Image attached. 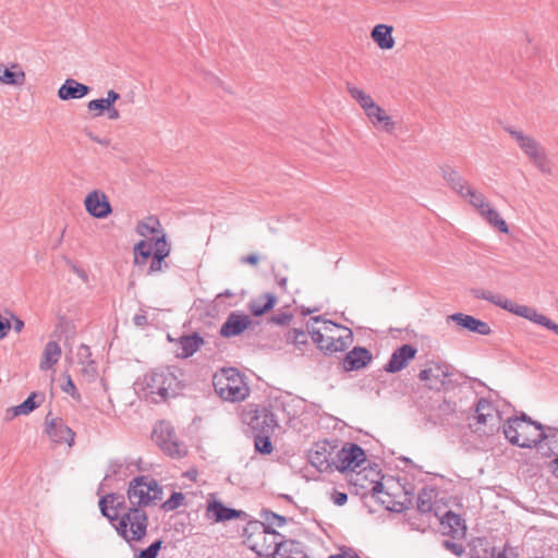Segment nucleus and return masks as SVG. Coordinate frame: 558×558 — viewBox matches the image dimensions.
<instances>
[{
	"label": "nucleus",
	"instance_id": "1",
	"mask_svg": "<svg viewBox=\"0 0 558 558\" xmlns=\"http://www.w3.org/2000/svg\"><path fill=\"white\" fill-rule=\"evenodd\" d=\"M175 367H158L144 374L136 383L137 388L146 398L155 402L162 401L177 395L180 388V380Z\"/></svg>",
	"mask_w": 558,
	"mask_h": 558
},
{
	"label": "nucleus",
	"instance_id": "2",
	"mask_svg": "<svg viewBox=\"0 0 558 558\" xmlns=\"http://www.w3.org/2000/svg\"><path fill=\"white\" fill-rule=\"evenodd\" d=\"M505 437L511 445L521 448H533L542 442V424L533 421L525 413L509 417L502 425Z\"/></svg>",
	"mask_w": 558,
	"mask_h": 558
},
{
	"label": "nucleus",
	"instance_id": "3",
	"mask_svg": "<svg viewBox=\"0 0 558 558\" xmlns=\"http://www.w3.org/2000/svg\"><path fill=\"white\" fill-rule=\"evenodd\" d=\"M216 393L230 402L243 401L250 393V388L242 375L235 368H222L213 377Z\"/></svg>",
	"mask_w": 558,
	"mask_h": 558
},
{
	"label": "nucleus",
	"instance_id": "4",
	"mask_svg": "<svg viewBox=\"0 0 558 558\" xmlns=\"http://www.w3.org/2000/svg\"><path fill=\"white\" fill-rule=\"evenodd\" d=\"M505 131L515 141L526 158L542 173L550 174L551 167L545 147L533 136L512 126H506Z\"/></svg>",
	"mask_w": 558,
	"mask_h": 558
},
{
	"label": "nucleus",
	"instance_id": "5",
	"mask_svg": "<svg viewBox=\"0 0 558 558\" xmlns=\"http://www.w3.org/2000/svg\"><path fill=\"white\" fill-rule=\"evenodd\" d=\"M505 131L515 141L526 158L542 173L550 174L551 167L545 147L533 136L512 126H506Z\"/></svg>",
	"mask_w": 558,
	"mask_h": 558
},
{
	"label": "nucleus",
	"instance_id": "6",
	"mask_svg": "<svg viewBox=\"0 0 558 558\" xmlns=\"http://www.w3.org/2000/svg\"><path fill=\"white\" fill-rule=\"evenodd\" d=\"M128 498L130 507L142 509L160 501L162 489L156 480L148 476H137L130 482Z\"/></svg>",
	"mask_w": 558,
	"mask_h": 558
},
{
	"label": "nucleus",
	"instance_id": "7",
	"mask_svg": "<svg viewBox=\"0 0 558 558\" xmlns=\"http://www.w3.org/2000/svg\"><path fill=\"white\" fill-rule=\"evenodd\" d=\"M148 517L143 509L128 508L114 525L118 534L128 543L142 541L147 532Z\"/></svg>",
	"mask_w": 558,
	"mask_h": 558
},
{
	"label": "nucleus",
	"instance_id": "8",
	"mask_svg": "<svg viewBox=\"0 0 558 558\" xmlns=\"http://www.w3.org/2000/svg\"><path fill=\"white\" fill-rule=\"evenodd\" d=\"M319 320V317H313L307 323V330L311 333L313 342L319 348V350L328 354L347 350L353 341V333L351 329L343 328L342 333L338 336L325 335L314 327V324Z\"/></svg>",
	"mask_w": 558,
	"mask_h": 558
},
{
	"label": "nucleus",
	"instance_id": "9",
	"mask_svg": "<svg viewBox=\"0 0 558 558\" xmlns=\"http://www.w3.org/2000/svg\"><path fill=\"white\" fill-rule=\"evenodd\" d=\"M490 303L517 316L541 325L558 335V324L550 320L547 316L539 314L531 306L515 304L504 295L494 292L492 293Z\"/></svg>",
	"mask_w": 558,
	"mask_h": 558
},
{
	"label": "nucleus",
	"instance_id": "10",
	"mask_svg": "<svg viewBox=\"0 0 558 558\" xmlns=\"http://www.w3.org/2000/svg\"><path fill=\"white\" fill-rule=\"evenodd\" d=\"M153 438L169 457L180 459L187 452L186 446L178 439L174 428L167 422H160L153 430Z\"/></svg>",
	"mask_w": 558,
	"mask_h": 558
},
{
	"label": "nucleus",
	"instance_id": "11",
	"mask_svg": "<svg viewBox=\"0 0 558 558\" xmlns=\"http://www.w3.org/2000/svg\"><path fill=\"white\" fill-rule=\"evenodd\" d=\"M251 549L260 557L276 555L277 548L282 545L281 535L275 530L266 527L264 524L260 530L248 536Z\"/></svg>",
	"mask_w": 558,
	"mask_h": 558
},
{
	"label": "nucleus",
	"instance_id": "12",
	"mask_svg": "<svg viewBox=\"0 0 558 558\" xmlns=\"http://www.w3.org/2000/svg\"><path fill=\"white\" fill-rule=\"evenodd\" d=\"M243 418L256 434H272L278 426L276 415L266 407L246 411Z\"/></svg>",
	"mask_w": 558,
	"mask_h": 558
},
{
	"label": "nucleus",
	"instance_id": "13",
	"mask_svg": "<svg viewBox=\"0 0 558 558\" xmlns=\"http://www.w3.org/2000/svg\"><path fill=\"white\" fill-rule=\"evenodd\" d=\"M366 460L364 450L356 444H347L335 453L332 465L340 472L354 471Z\"/></svg>",
	"mask_w": 558,
	"mask_h": 558
},
{
	"label": "nucleus",
	"instance_id": "14",
	"mask_svg": "<svg viewBox=\"0 0 558 558\" xmlns=\"http://www.w3.org/2000/svg\"><path fill=\"white\" fill-rule=\"evenodd\" d=\"M449 375L447 365L428 362L425 368L420 372L418 379L425 383L428 389L439 391L445 389Z\"/></svg>",
	"mask_w": 558,
	"mask_h": 558
},
{
	"label": "nucleus",
	"instance_id": "15",
	"mask_svg": "<svg viewBox=\"0 0 558 558\" xmlns=\"http://www.w3.org/2000/svg\"><path fill=\"white\" fill-rule=\"evenodd\" d=\"M46 433L49 438L57 444H66L72 447L75 433L60 417H53L51 412L45 418Z\"/></svg>",
	"mask_w": 558,
	"mask_h": 558
},
{
	"label": "nucleus",
	"instance_id": "16",
	"mask_svg": "<svg viewBox=\"0 0 558 558\" xmlns=\"http://www.w3.org/2000/svg\"><path fill=\"white\" fill-rule=\"evenodd\" d=\"M86 211L98 219L106 218L112 211L108 196L98 190L87 194L84 201Z\"/></svg>",
	"mask_w": 558,
	"mask_h": 558
},
{
	"label": "nucleus",
	"instance_id": "17",
	"mask_svg": "<svg viewBox=\"0 0 558 558\" xmlns=\"http://www.w3.org/2000/svg\"><path fill=\"white\" fill-rule=\"evenodd\" d=\"M170 251L171 247L166 239V234H161L155 239V251L150 265L146 271L147 276L162 272L168 268V264L165 262V258L169 256Z\"/></svg>",
	"mask_w": 558,
	"mask_h": 558
},
{
	"label": "nucleus",
	"instance_id": "18",
	"mask_svg": "<svg viewBox=\"0 0 558 558\" xmlns=\"http://www.w3.org/2000/svg\"><path fill=\"white\" fill-rule=\"evenodd\" d=\"M417 353V350L411 344H403L391 354L384 369L387 373H398L411 362Z\"/></svg>",
	"mask_w": 558,
	"mask_h": 558
},
{
	"label": "nucleus",
	"instance_id": "19",
	"mask_svg": "<svg viewBox=\"0 0 558 558\" xmlns=\"http://www.w3.org/2000/svg\"><path fill=\"white\" fill-rule=\"evenodd\" d=\"M99 508L101 514L110 522L119 521L121 515L120 511L126 509L124 497L117 494H108L99 500Z\"/></svg>",
	"mask_w": 558,
	"mask_h": 558
},
{
	"label": "nucleus",
	"instance_id": "20",
	"mask_svg": "<svg viewBox=\"0 0 558 558\" xmlns=\"http://www.w3.org/2000/svg\"><path fill=\"white\" fill-rule=\"evenodd\" d=\"M252 324L251 318L245 314L231 313L220 328V335L231 338L241 335Z\"/></svg>",
	"mask_w": 558,
	"mask_h": 558
},
{
	"label": "nucleus",
	"instance_id": "21",
	"mask_svg": "<svg viewBox=\"0 0 558 558\" xmlns=\"http://www.w3.org/2000/svg\"><path fill=\"white\" fill-rule=\"evenodd\" d=\"M447 319L456 323L463 329L482 336H487L492 332V329L486 322L477 319L471 315H466L463 313H454L449 315Z\"/></svg>",
	"mask_w": 558,
	"mask_h": 558
},
{
	"label": "nucleus",
	"instance_id": "22",
	"mask_svg": "<svg viewBox=\"0 0 558 558\" xmlns=\"http://www.w3.org/2000/svg\"><path fill=\"white\" fill-rule=\"evenodd\" d=\"M241 511L226 507L221 501L216 499L208 501L206 507V517L213 522H225L241 517Z\"/></svg>",
	"mask_w": 558,
	"mask_h": 558
},
{
	"label": "nucleus",
	"instance_id": "23",
	"mask_svg": "<svg viewBox=\"0 0 558 558\" xmlns=\"http://www.w3.org/2000/svg\"><path fill=\"white\" fill-rule=\"evenodd\" d=\"M372 359V353L366 348L355 347L347 353L342 365L344 371H357L366 367Z\"/></svg>",
	"mask_w": 558,
	"mask_h": 558
},
{
	"label": "nucleus",
	"instance_id": "24",
	"mask_svg": "<svg viewBox=\"0 0 558 558\" xmlns=\"http://www.w3.org/2000/svg\"><path fill=\"white\" fill-rule=\"evenodd\" d=\"M76 357L81 367V374L88 380L93 381L97 375V364L92 360V352L88 345L81 344L76 352Z\"/></svg>",
	"mask_w": 558,
	"mask_h": 558
},
{
	"label": "nucleus",
	"instance_id": "25",
	"mask_svg": "<svg viewBox=\"0 0 558 558\" xmlns=\"http://www.w3.org/2000/svg\"><path fill=\"white\" fill-rule=\"evenodd\" d=\"M365 114L374 128L383 130L387 133H392L395 131L396 122L377 104L373 108H371Z\"/></svg>",
	"mask_w": 558,
	"mask_h": 558
},
{
	"label": "nucleus",
	"instance_id": "26",
	"mask_svg": "<svg viewBox=\"0 0 558 558\" xmlns=\"http://www.w3.org/2000/svg\"><path fill=\"white\" fill-rule=\"evenodd\" d=\"M90 88L74 78H68L58 89V97L61 100L81 99L88 95Z\"/></svg>",
	"mask_w": 558,
	"mask_h": 558
},
{
	"label": "nucleus",
	"instance_id": "27",
	"mask_svg": "<svg viewBox=\"0 0 558 558\" xmlns=\"http://www.w3.org/2000/svg\"><path fill=\"white\" fill-rule=\"evenodd\" d=\"M441 175L446 183L450 186L451 190H453L456 193H458L461 197H463L466 194V190H470L472 186L468 183L464 178L460 175V173L449 167H442L441 169Z\"/></svg>",
	"mask_w": 558,
	"mask_h": 558
},
{
	"label": "nucleus",
	"instance_id": "28",
	"mask_svg": "<svg viewBox=\"0 0 558 558\" xmlns=\"http://www.w3.org/2000/svg\"><path fill=\"white\" fill-rule=\"evenodd\" d=\"M392 31L393 27L390 25L378 24L372 29L371 37L380 49L389 50L395 46Z\"/></svg>",
	"mask_w": 558,
	"mask_h": 558
},
{
	"label": "nucleus",
	"instance_id": "29",
	"mask_svg": "<svg viewBox=\"0 0 558 558\" xmlns=\"http://www.w3.org/2000/svg\"><path fill=\"white\" fill-rule=\"evenodd\" d=\"M155 239L156 238L142 240L134 245V265L136 267L145 266L148 258L153 257L155 251Z\"/></svg>",
	"mask_w": 558,
	"mask_h": 558
},
{
	"label": "nucleus",
	"instance_id": "30",
	"mask_svg": "<svg viewBox=\"0 0 558 558\" xmlns=\"http://www.w3.org/2000/svg\"><path fill=\"white\" fill-rule=\"evenodd\" d=\"M468 547L470 558H494L495 547L486 537L471 539Z\"/></svg>",
	"mask_w": 558,
	"mask_h": 558
},
{
	"label": "nucleus",
	"instance_id": "31",
	"mask_svg": "<svg viewBox=\"0 0 558 558\" xmlns=\"http://www.w3.org/2000/svg\"><path fill=\"white\" fill-rule=\"evenodd\" d=\"M276 304V296L272 293H264L252 299L248 303V310L254 316H262L270 311Z\"/></svg>",
	"mask_w": 558,
	"mask_h": 558
},
{
	"label": "nucleus",
	"instance_id": "32",
	"mask_svg": "<svg viewBox=\"0 0 558 558\" xmlns=\"http://www.w3.org/2000/svg\"><path fill=\"white\" fill-rule=\"evenodd\" d=\"M62 354L60 345L56 341H49L45 345L39 368L48 371L56 365Z\"/></svg>",
	"mask_w": 558,
	"mask_h": 558
},
{
	"label": "nucleus",
	"instance_id": "33",
	"mask_svg": "<svg viewBox=\"0 0 558 558\" xmlns=\"http://www.w3.org/2000/svg\"><path fill=\"white\" fill-rule=\"evenodd\" d=\"M308 459L312 465L319 471H326L332 465V458L325 445H316V448L310 451Z\"/></svg>",
	"mask_w": 558,
	"mask_h": 558
},
{
	"label": "nucleus",
	"instance_id": "34",
	"mask_svg": "<svg viewBox=\"0 0 558 558\" xmlns=\"http://www.w3.org/2000/svg\"><path fill=\"white\" fill-rule=\"evenodd\" d=\"M136 232L141 236L147 239L157 238L161 234H165L159 220L154 216H149L146 219L140 221L136 226Z\"/></svg>",
	"mask_w": 558,
	"mask_h": 558
},
{
	"label": "nucleus",
	"instance_id": "35",
	"mask_svg": "<svg viewBox=\"0 0 558 558\" xmlns=\"http://www.w3.org/2000/svg\"><path fill=\"white\" fill-rule=\"evenodd\" d=\"M0 82L7 85H23L25 73L19 70L17 64H13L11 69L0 65Z\"/></svg>",
	"mask_w": 558,
	"mask_h": 558
},
{
	"label": "nucleus",
	"instance_id": "36",
	"mask_svg": "<svg viewBox=\"0 0 558 558\" xmlns=\"http://www.w3.org/2000/svg\"><path fill=\"white\" fill-rule=\"evenodd\" d=\"M274 558H308L307 555L300 548V544L294 541H284L279 548H277Z\"/></svg>",
	"mask_w": 558,
	"mask_h": 558
},
{
	"label": "nucleus",
	"instance_id": "37",
	"mask_svg": "<svg viewBox=\"0 0 558 558\" xmlns=\"http://www.w3.org/2000/svg\"><path fill=\"white\" fill-rule=\"evenodd\" d=\"M347 90L350 96L361 106L365 113L376 105L371 95L366 94L351 83H347Z\"/></svg>",
	"mask_w": 558,
	"mask_h": 558
},
{
	"label": "nucleus",
	"instance_id": "38",
	"mask_svg": "<svg viewBox=\"0 0 558 558\" xmlns=\"http://www.w3.org/2000/svg\"><path fill=\"white\" fill-rule=\"evenodd\" d=\"M204 343V340L202 337H199L197 333H193L190 336H182L180 338V345L182 349L181 356L189 357L193 355Z\"/></svg>",
	"mask_w": 558,
	"mask_h": 558
},
{
	"label": "nucleus",
	"instance_id": "39",
	"mask_svg": "<svg viewBox=\"0 0 558 558\" xmlns=\"http://www.w3.org/2000/svg\"><path fill=\"white\" fill-rule=\"evenodd\" d=\"M476 423L486 427L483 432L485 434L494 433L495 430H499L501 423L500 413H490V414H481L474 416Z\"/></svg>",
	"mask_w": 558,
	"mask_h": 558
},
{
	"label": "nucleus",
	"instance_id": "40",
	"mask_svg": "<svg viewBox=\"0 0 558 558\" xmlns=\"http://www.w3.org/2000/svg\"><path fill=\"white\" fill-rule=\"evenodd\" d=\"M463 198L468 199L469 204L474 207L480 215L490 206L486 197L473 187L466 190V194Z\"/></svg>",
	"mask_w": 558,
	"mask_h": 558
},
{
	"label": "nucleus",
	"instance_id": "41",
	"mask_svg": "<svg viewBox=\"0 0 558 558\" xmlns=\"http://www.w3.org/2000/svg\"><path fill=\"white\" fill-rule=\"evenodd\" d=\"M481 216L494 228L498 229L502 233H508L509 228L506 221L499 216L498 211L492 206L486 208Z\"/></svg>",
	"mask_w": 558,
	"mask_h": 558
},
{
	"label": "nucleus",
	"instance_id": "42",
	"mask_svg": "<svg viewBox=\"0 0 558 558\" xmlns=\"http://www.w3.org/2000/svg\"><path fill=\"white\" fill-rule=\"evenodd\" d=\"M435 494L433 490L423 489L417 496V510L421 513H429L434 509Z\"/></svg>",
	"mask_w": 558,
	"mask_h": 558
},
{
	"label": "nucleus",
	"instance_id": "43",
	"mask_svg": "<svg viewBox=\"0 0 558 558\" xmlns=\"http://www.w3.org/2000/svg\"><path fill=\"white\" fill-rule=\"evenodd\" d=\"M37 397L38 393L32 392L24 402L12 408L11 411L13 412V416L27 415L31 412H33L36 408H38L39 403L35 401Z\"/></svg>",
	"mask_w": 558,
	"mask_h": 558
},
{
	"label": "nucleus",
	"instance_id": "44",
	"mask_svg": "<svg viewBox=\"0 0 558 558\" xmlns=\"http://www.w3.org/2000/svg\"><path fill=\"white\" fill-rule=\"evenodd\" d=\"M271 434H256L255 436V449L263 453V454H269L272 452V444L270 441Z\"/></svg>",
	"mask_w": 558,
	"mask_h": 558
},
{
	"label": "nucleus",
	"instance_id": "45",
	"mask_svg": "<svg viewBox=\"0 0 558 558\" xmlns=\"http://www.w3.org/2000/svg\"><path fill=\"white\" fill-rule=\"evenodd\" d=\"M441 523L447 524L452 532H458L459 529H464L463 519L452 511L446 512V514L441 518Z\"/></svg>",
	"mask_w": 558,
	"mask_h": 558
},
{
	"label": "nucleus",
	"instance_id": "46",
	"mask_svg": "<svg viewBox=\"0 0 558 558\" xmlns=\"http://www.w3.org/2000/svg\"><path fill=\"white\" fill-rule=\"evenodd\" d=\"M184 499V495L182 493H178V492H174L172 493V495L170 496L169 499H167L162 505H161V508L165 510V511H172V510H175L178 509L181 505H182V501Z\"/></svg>",
	"mask_w": 558,
	"mask_h": 558
},
{
	"label": "nucleus",
	"instance_id": "47",
	"mask_svg": "<svg viewBox=\"0 0 558 558\" xmlns=\"http://www.w3.org/2000/svg\"><path fill=\"white\" fill-rule=\"evenodd\" d=\"M499 413V411L487 399L481 398L475 407V415Z\"/></svg>",
	"mask_w": 558,
	"mask_h": 558
},
{
	"label": "nucleus",
	"instance_id": "48",
	"mask_svg": "<svg viewBox=\"0 0 558 558\" xmlns=\"http://www.w3.org/2000/svg\"><path fill=\"white\" fill-rule=\"evenodd\" d=\"M162 545L161 539L151 543L147 548L141 550L136 558H156Z\"/></svg>",
	"mask_w": 558,
	"mask_h": 558
},
{
	"label": "nucleus",
	"instance_id": "49",
	"mask_svg": "<svg viewBox=\"0 0 558 558\" xmlns=\"http://www.w3.org/2000/svg\"><path fill=\"white\" fill-rule=\"evenodd\" d=\"M109 104L104 99H93L87 104V108L89 111H97L95 114L96 117H99L104 113V111H107L109 109Z\"/></svg>",
	"mask_w": 558,
	"mask_h": 558
},
{
	"label": "nucleus",
	"instance_id": "50",
	"mask_svg": "<svg viewBox=\"0 0 558 558\" xmlns=\"http://www.w3.org/2000/svg\"><path fill=\"white\" fill-rule=\"evenodd\" d=\"M444 547L454 554L456 556L460 557L464 553V547L462 544L446 539L442 542Z\"/></svg>",
	"mask_w": 558,
	"mask_h": 558
},
{
	"label": "nucleus",
	"instance_id": "51",
	"mask_svg": "<svg viewBox=\"0 0 558 558\" xmlns=\"http://www.w3.org/2000/svg\"><path fill=\"white\" fill-rule=\"evenodd\" d=\"M123 468V463L121 461H111L108 465V470L105 475V480H108L112 476H116L120 473L121 469Z\"/></svg>",
	"mask_w": 558,
	"mask_h": 558
},
{
	"label": "nucleus",
	"instance_id": "52",
	"mask_svg": "<svg viewBox=\"0 0 558 558\" xmlns=\"http://www.w3.org/2000/svg\"><path fill=\"white\" fill-rule=\"evenodd\" d=\"M291 319H292V315L291 314H289V313H278V314H275V315L271 316L270 322L276 324V325H279V326H284V325H288Z\"/></svg>",
	"mask_w": 558,
	"mask_h": 558
},
{
	"label": "nucleus",
	"instance_id": "53",
	"mask_svg": "<svg viewBox=\"0 0 558 558\" xmlns=\"http://www.w3.org/2000/svg\"><path fill=\"white\" fill-rule=\"evenodd\" d=\"M289 339L294 343H305L307 341V336L306 332L294 329L292 332H290Z\"/></svg>",
	"mask_w": 558,
	"mask_h": 558
},
{
	"label": "nucleus",
	"instance_id": "54",
	"mask_svg": "<svg viewBox=\"0 0 558 558\" xmlns=\"http://www.w3.org/2000/svg\"><path fill=\"white\" fill-rule=\"evenodd\" d=\"M65 384L62 386V390L66 393H69L72 397H75L77 395V389L69 374H65Z\"/></svg>",
	"mask_w": 558,
	"mask_h": 558
},
{
	"label": "nucleus",
	"instance_id": "55",
	"mask_svg": "<svg viewBox=\"0 0 558 558\" xmlns=\"http://www.w3.org/2000/svg\"><path fill=\"white\" fill-rule=\"evenodd\" d=\"M372 496L377 498L381 504H385L386 500L381 498L384 494V484L381 482H375L372 489Z\"/></svg>",
	"mask_w": 558,
	"mask_h": 558
},
{
	"label": "nucleus",
	"instance_id": "56",
	"mask_svg": "<svg viewBox=\"0 0 558 558\" xmlns=\"http://www.w3.org/2000/svg\"><path fill=\"white\" fill-rule=\"evenodd\" d=\"M542 432L544 434L542 437V441L553 440L558 435V429L555 427H550V426L542 425Z\"/></svg>",
	"mask_w": 558,
	"mask_h": 558
},
{
	"label": "nucleus",
	"instance_id": "57",
	"mask_svg": "<svg viewBox=\"0 0 558 558\" xmlns=\"http://www.w3.org/2000/svg\"><path fill=\"white\" fill-rule=\"evenodd\" d=\"M331 500L337 506H343L348 501V495L342 492L333 490L331 494Z\"/></svg>",
	"mask_w": 558,
	"mask_h": 558
},
{
	"label": "nucleus",
	"instance_id": "58",
	"mask_svg": "<svg viewBox=\"0 0 558 558\" xmlns=\"http://www.w3.org/2000/svg\"><path fill=\"white\" fill-rule=\"evenodd\" d=\"M492 291L484 289H473L472 294L474 298L490 302Z\"/></svg>",
	"mask_w": 558,
	"mask_h": 558
},
{
	"label": "nucleus",
	"instance_id": "59",
	"mask_svg": "<svg viewBox=\"0 0 558 558\" xmlns=\"http://www.w3.org/2000/svg\"><path fill=\"white\" fill-rule=\"evenodd\" d=\"M11 329V322L7 318L0 317V340L7 337Z\"/></svg>",
	"mask_w": 558,
	"mask_h": 558
},
{
	"label": "nucleus",
	"instance_id": "60",
	"mask_svg": "<svg viewBox=\"0 0 558 558\" xmlns=\"http://www.w3.org/2000/svg\"><path fill=\"white\" fill-rule=\"evenodd\" d=\"M110 106H113V104L120 99V94L114 92L113 89H110L107 92V96L104 98Z\"/></svg>",
	"mask_w": 558,
	"mask_h": 558
},
{
	"label": "nucleus",
	"instance_id": "61",
	"mask_svg": "<svg viewBox=\"0 0 558 558\" xmlns=\"http://www.w3.org/2000/svg\"><path fill=\"white\" fill-rule=\"evenodd\" d=\"M11 317H12V323H13L12 327H13L14 331L17 333L21 332L24 328V322L13 314L11 315Z\"/></svg>",
	"mask_w": 558,
	"mask_h": 558
},
{
	"label": "nucleus",
	"instance_id": "62",
	"mask_svg": "<svg viewBox=\"0 0 558 558\" xmlns=\"http://www.w3.org/2000/svg\"><path fill=\"white\" fill-rule=\"evenodd\" d=\"M242 262L253 265V266H256L259 262V257L257 254H250V255L242 257Z\"/></svg>",
	"mask_w": 558,
	"mask_h": 558
},
{
	"label": "nucleus",
	"instance_id": "63",
	"mask_svg": "<svg viewBox=\"0 0 558 558\" xmlns=\"http://www.w3.org/2000/svg\"><path fill=\"white\" fill-rule=\"evenodd\" d=\"M133 322L136 326L142 327L147 324V316L145 313L136 314L133 318Z\"/></svg>",
	"mask_w": 558,
	"mask_h": 558
},
{
	"label": "nucleus",
	"instance_id": "64",
	"mask_svg": "<svg viewBox=\"0 0 558 558\" xmlns=\"http://www.w3.org/2000/svg\"><path fill=\"white\" fill-rule=\"evenodd\" d=\"M549 471L558 477V457L549 462L548 464Z\"/></svg>",
	"mask_w": 558,
	"mask_h": 558
}]
</instances>
